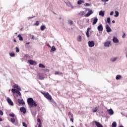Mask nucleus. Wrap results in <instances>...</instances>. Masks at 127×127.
<instances>
[{
  "instance_id": "obj_23",
  "label": "nucleus",
  "mask_w": 127,
  "mask_h": 127,
  "mask_svg": "<svg viewBox=\"0 0 127 127\" xmlns=\"http://www.w3.org/2000/svg\"><path fill=\"white\" fill-rule=\"evenodd\" d=\"M97 22H98V18H97V17H95L93 20V24L95 25V24H96Z\"/></svg>"
},
{
  "instance_id": "obj_50",
  "label": "nucleus",
  "mask_w": 127,
  "mask_h": 127,
  "mask_svg": "<svg viewBox=\"0 0 127 127\" xmlns=\"http://www.w3.org/2000/svg\"><path fill=\"white\" fill-rule=\"evenodd\" d=\"M86 36L87 37H90V35H89V32H86Z\"/></svg>"
},
{
  "instance_id": "obj_35",
  "label": "nucleus",
  "mask_w": 127,
  "mask_h": 127,
  "mask_svg": "<svg viewBox=\"0 0 127 127\" xmlns=\"http://www.w3.org/2000/svg\"><path fill=\"white\" fill-rule=\"evenodd\" d=\"M112 127H117V123L116 122L112 123Z\"/></svg>"
},
{
  "instance_id": "obj_48",
  "label": "nucleus",
  "mask_w": 127,
  "mask_h": 127,
  "mask_svg": "<svg viewBox=\"0 0 127 127\" xmlns=\"http://www.w3.org/2000/svg\"><path fill=\"white\" fill-rule=\"evenodd\" d=\"M109 0H101V1H103V2H107L109 1Z\"/></svg>"
},
{
  "instance_id": "obj_36",
  "label": "nucleus",
  "mask_w": 127,
  "mask_h": 127,
  "mask_svg": "<svg viewBox=\"0 0 127 127\" xmlns=\"http://www.w3.org/2000/svg\"><path fill=\"white\" fill-rule=\"evenodd\" d=\"M9 117H11L12 118H14L15 117V115L13 113H10L9 114Z\"/></svg>"
},
{
  "instance_id": "obj_13",
  "label": "nucleus",
  "mask_w": 127,
  "mask_h": 127,
  "mask_svg": "<svg viewBox=\"0 0 127 127\" xmlns=\"http://www.w3.org/2000/svg\"><path fill=\"white\" fill-rule=\"evenodd\" d=\"M20 111L23 114H26V109L24 107H21L20 108Z\"/></svg>"
},
{
  "instance_id": "obj_40",
  "label": "nucleus",
  "mask_w": 127,
  "mask_h": 127,
  "mask_svg": "<svg viewBox=\"0 0 127 127\" xmlns=\"http://www.w3.org/2000/svg\"><path fill=\"white\" fill-rule=\"evenodd\" d=\"M22 125H23V127H27V125L26 124V123L23 122Z\"/></svg>"
},
{
  "instance_id": "obj_18",
  "label": "nucleus",
  "mask_w": 127,
  "mask_h": 127,
  "mask_svg": "<svg viewBox=\"0 0 127 127\" xmlns=\"http://www.w3.org/2000/svg\"><path fill=\"white\" fill-rule=\"evenodd\" d=\"M107 112L110 116H113V115H114V111H113L112 109L108 110Z\"/></svg>"
},
{
  "instance_id": "obj_51",
  "label": "nucleus",
  "mask_w": 127,
  "mask_h": 127,
  "mask_svg": "<svg viewBox=\"0 0 127 127\" xmlns=\"http://www.w3.org/2000/svg\"><path fill=\"white\" fill-rule=\"evenodd\" d=\"M68 116H71V118H73V115L71 114V112L68 113Z\"/></svg>"
},
{
  "instance_id": "obj_27",
  "label": "nucleus",
  "mask_w": 127,
  "mask_h": 127,
  "mask_svg": "<svg viewBox=\"0 0 127 127\" xmlns=\"http://www.w3.org/2000/svg\"><path fill=\"white\" fill-rule=\"evenodd\" d=\"M77 41H78V42H81V41H82V36H78L77 37Z\"/></svg>"
},
{
  "instance_id": "obj_32",
  "label": "nucleus",
  "mask_w": 127,
  "mask_h": 127,
  "mask_svg": "<svg viewBox=\"0 0 127 127\" xmlns=\"http://www.w3.org/2000/svg\"><path fill=\"white\" fill-rule=\"evenodd\" d=\"M122 78V76L121 75H117L116 77V80H120Z\"/></svg>"
},
{
  "instance_id": "obj_61",
  "label": "nucleus",
  "mask_w": 127,
  "mask_h": 127,
  "mask_svg": "<svg viewBox=\"0 0 127 127\" xmlns=\"http://www.w3.org/2000/svg\"><path fill=\"white\" fill-rule=\"evenodd\" d=\"M13 41H14V42H16V40L14 39Z\"/></svg>"
},
{
  "instance_id": "obj_24",
  "label": "nucleus",
  "mask_w": 127,
  "mask_h": 127,
  "mask_svg": "<svg viewBox=\"0 0 127 127\" xmlns=\"http://www.w3.org/2000/svg\"><path fill=\"white\" fill-rule=\"evenodd\" d=\"M17 37L19 38L20 41H22V40H23V38H22V36H21L20 34L18 35Z\"/></svg>"
},
{
  "instance_id": "obj_64",
  "label": "nucleus",
  "mask_w": 127,
  "mask_h": 127,
  "mask_svg": "<svg viewBox=\"0 0 127 127\" xmlns=\"http://www.w3.org/2000/svg\"><path fill=\"white\" fill-rule=\"evenodd\" d=\"M119 127H124L123 126H120Z\"/></svg>"
},
{
  "instance_id": "obj_59",
  "label": "nucleus",
  "mask_w": 127,
  "mask_h": 127,
  "mask_svg": "<svg viewBox=\"0 0 127 127\" xmlns=\"http://www.w3.org/2000/svg\"><path fill=\"white\" fill-rule=\"evenodd\" d=\"M38 127H41V125L39 124V126H38Z\"/></svg>"
},
{
  "instance_id": "obj_45",
  "label": "nucleus",
  "mask_w": 127,
  "mask_h": 127,
  "mask_svg": "<svg viewBox=\"0 0 127 127\" xmlns=\"http://www.w3.org/2000/svg\"><path fill=\"white\" fill-rule=\"evenodd\" d=\"M37 122H38V123H40L39 125H41V120H40V119H38Z\"/></svg>"
},
{
  "instance_id": "obj_37",
  "label": "nucleus",
  "mask_w": 127,
  "mask_h": 127,
  "mask_svg": "<svg viewBox=\"0 0 127 127\" xmlns=\"http://www.w3.org/2000/svg\"><path fill=\"white\" fill-rule=\"evenodd\" d=\"M93 113H96V112H97V111H98V107H95L94 108L93 110Z\"/></svg>"
},
{
  "instance_id": "obj_4",
  "label": "nucleus",
  "mask_w": 127,
  "mask_h": 127,
  "mask_svg": "<svg viewBox=\"0 0 127 127\" xmlns=\"http://www.w3.org/2000/svg\"><path fill=\"white\" fill-rule=\"evenodd\" d=\"M37 77L39 80H44V78H45L43 73H38Z\"/></svg>"
},
{
  "instance_id": "obj_26",
  "label": "nucleus",
  "mask_w": 127,
  "mask_h": 127,
  "mask_svg": "<svg viewBox=\"0 0 127 127\" xmlns=\"http://www.w3.org/2000/svg\"><path fill=\"white\" fill-rule=\"evenodd\" d=\"M17 90H18L17 89L16 90L14 88H12L11 89V92H12V94H16V92H17Z\"/></svg>"
},
{
  "instance_id": "obj_42",
  "label": "nucleus",
  "mask_w": 127,
  "mask_h": 127,
  "mask_svg": "<svg viewBox=\"0 0 127 127\" xmlns=\"http://www.w3.org/2000/svg\"><path fill=\"white\" fill-rule=\"evenodd\" d=\"M84 6H90V4L89 3H85L84 4Z\"/></svg>"
},
{
  "instance_id": "obj_49",
  "label": "nucleus",
  "mask_w": 127,
  "mask_h": 127,
  "mask_svg": "<svg viewBox=\"0 0 127 127\" xmlns=\"http://www.w3.org/2000/svg\"><path fill=\"white\" fill-rule=\"evenodd\" d=\"M72 118H70V121L71 122V123H74V119H73V117Z\"/></svg>"
},
{
  "instance_id": "obj_15",
  "label": "nucleus",
  "mask_w": 127,
  "mask_h": 127,
  "mask_svg": "<svg viewBox=\"0 0 127 127\" xmlns=\"http://www.w3.org/2000/svg\"><path fill=\"white\" fill-rule=\"evenodd\" d=\"M13 87L15 89H17L18 91H21V88H20V87H19L17 84H14Z\"/></svg>"
},
{
  "instance_id": "obj_7",
  "label": "nucleus",
  "mask_w": 127,
  "mask_h": 127,
  "mask_svg": "<svg viewBox=\"0 0 127 127\" xmlns=\"http://www.w3.org/2000/svg\"><path fill=\"white\" fill-rule=\"evenodd\" d=\"M28 63H29L30 65H36L37 63L36 62L32 60H29L28 61Z\"/></svg>"
},
{
  "instance_id": "obj_8",
  "label": "nucleus",
  "mask_w": 127,
  "mask_h": 127,
  "mask_svg": "<svg viewBox=\"0 0 127 127\" xmlns=\"http://www.w3.org/2000/svg\"><path fill=\"white\" fill-rule=\"evenodd\" d=\"M105 28L106 29L107 32H112V29L111 28V27H110L109 25L106 24L105 26Z\"/></svg>"
},
{
  "instance_id": "obj_3",
  "label": "nucleus",
  "mask_w": 127,
  "mask_h": 127,
  "mask_svg": "<svg viewBox=\"0 0 127 127\" xmlns=\"http://www.w3.org/2000/svg\"><path fill=\"white\" fill-rule=\"evenodd\" d=\"M43 94L44 95V97H45L48 100H51V99H52V97L49 95L48 92H44Z\"/></svg>"
},
{
  "instance_id": "obj_2",
  "label": "nucleus",
  "mask_w": 127,
  "mask_h": 127,
  "mask_svg": "<svg viewBox=\"0 0 127 127\" xmlns=\"http://www.w3.org/2000/svg\"><path fill=\"white\" fill-rule=\"evenodd\" d=\"M10 122L12 123V124H13V125H14V126H18V120H17L16 118H11Z\"/></svg>"
},
{
  "instance_id": "obj_5",
  "label": "nucleus",
  "mask_w": 127,
  "mask_h": 127,
  "mask_svg": "<svg viewBox=\"0 0 127 127\" xmlns=\"http://www.w3.org/2000/svg\"><path fill=\"white\" fill-rule=\"evenodd\" d=\"M89 47H94L95 46V42L94 41H88Z\"/></svg>"
},
{
  "instance_id": "obj_52",
  "label": "nucleus",
  "mask_w": 127,
  "mask_h": 127,
  "mask_svg": "<svg viewBox=\"0 0 127 127\" xmlns=\"http://www.w3.org/2000/svg\"><path fill=\"white\" fill-rule=\"evenodd\" d=\"M25 57H26V58H29V55L28 54L25 55Z\"/></svg>"
},
{
  "instance_id": "obj_34",
  "label": "nucleus",
  "mask_w": 127,
  "mask_h": 127,
  "mask_svg": "<svg viewBox=\"0 0 127 127\" xmlns=\"http://www.w3.org/2000/svg\"><path fill=\"white\" fill-rule=\"evenodd\" d=\"M115 17H118L119 16V11H115V15H114Z\"/></svg>"
},
{
  "instance_id": "obj_62",
  "label": "nucleus",
  "mask_w": 127,
  "mask_h": 127,
  "mask_svg": "<svg viewBox=\"0 0 127 127\" xmlns=\"http://www.w3.org/2000/svg\"><path fill=\"white\" fill-rule=\"evenodd\" d=\"M112 23H115V20L112 21Z\"/></svg>"
},
{
  "instance_id": "obj_31",
  "label": "nucleus",
  "mask_w": 127,
  "mask_h": 127,
  "mask_svg": "<svg viewBox=\"0 0 127 127\" xmlns=\"http://www.w3.org/2000/svg\"><path fill=\"white\" fill-rule=\"evenodd\" d=\"M39 68H45V65L42 64H39Z\"/></svg>"
},
{
  "instance_id": "obj_1",
  "label": "nucleus",
  "mask_w": 127,
  "mask_h": 127,
  "mask_svg": "<svg viewBox=\"0 0 127 127\" xmlns=\"http://www.w3.org/2000/svg\"><path fill=\"white\" fill-rule=\"evenodd\" d=\"M28 105L29 107H31V108H34V107H37V104L35 102L33 99L32 98H29L27 99Z\"/></svg>"
},
{
  "instance_id": "obj_20",
  "label": "nucleus",
  "mask_w": 127,
  "mask_h": 127,
  "mask_svg": "<svg viewBox=\"0 0 127 127\" xmlns=\"http://www.w3.org/2000/svg\"><path fill=\"white\" fill-rule=\"evenodd\" d=\"M85 2V1L83 0H78L77 1V4L80 5V4H82V3H84Z\"/></svg>"
},
{
  "instance_id": "obj_56",
  "label": "nucleus",
  "mask_w": 127,
  "mask_h": 127,
  "mask_svg": "<svg viewBox=\"0 0 127 127\" xmlns=\"http://www.w3.org/2000/svg\"><path fill=\"white\" fill-rule=\"evenodd\" d=\"M80 13H81V14H82V15H84V14H85V12L82 11V12H81Z\"/></svg>"
},
{
  "instance_id": "obj_41",
  "label": "nucleus",
  "mask_w": 127,
  "mask_h": 127,
  "mask_svg": "<svg viewBox=\"0 0 127 127\" xmlns=\"http://www.w3.org/2000/svg\"><path fill=\"white\" fill-rule=\"evenodd\" d=\"M15 49H16V52L18 53V52H19V48L18 47H16L15 48Z\"/></svg>"
},
{
  "instance_id": "obj_43",
  "label": "nucleus",
  "mask_w": 127,
  "mask_h": 127,
  "mask_svg": "<svg viewBox=\"0 0 127 127\" xmlns=\"http://www.w3.org/2000/svg\"><path fill=\"white\" fill-rule=\"evenodd\" d=\"M68 23H69V24H70V25H72V24H73V21H72V20H69V21H68Z\"/></svg>"
},
{
  "instance_id": "obj_21",
  "label": "nucleus",
  "mask_w": 127,
  "mask_h": 127,
  "mask_svg": "<svg viewBox=\"0 0 127 127\" xmlns=\"http://www.w3.org/2000/svg\"><path fill=\"white\" fill-rule=\"evenodd\" d=\"M118 59V58H112L111 59H110V61L111 62H115V61H117Z\"/></svg>"
},
{
  "instance_id": "obj_57",
  "label": "nucleus",
  "mask_w": 127,
  "mask_h": 127,
  "mask_svg": "<svg viewBox=\"0 0 127 127\" xmlns=\"http://www.w3.org/2000/svg\"><path fill=\"white\" fill-rule=\"evenodd\" d=\"M32 39H34V35L32 36Z\"/></svg>"
},
{
  "instance_id": "obj_25",
  "label": "nucleus",
  "mask_w": 127,
  "mask_h": 127,
  "mask_svg": "<svg viewBox=\"0 0 127 127\" xmlns=\"http://www.w3.org/2000/svg\"><path fill=\"white\" fill-rule=\"evenodd\" d=\"M46 28V27L45 26V25H42L40 27V29L42 31H43V30H44Z\"/></svg>"
},
{
  "instance_id": "obj_9",
  "label": "nucleus",
  "mask_w": 127,
  "mask_h": 127,
  "mask_svg": "<svg viewBox=\"0 0 127 127\" xmlns=\"http://www.w3.org/2000/svg\"><path fill=\"white\" fill-rule=\"evenodd\" d=\"M93 13L94 11H93V10H90L85 15V16L86 17H88V16H90V15H91V14H92Z\"/></svg>"
},
{
  "instance_id": "obj_14",
  "label": "nucleus",
  "mask_w": 127,
  "mask_h": 127,
  "mask_svg": "<svg viewBox=\"0 0 127 127\" xmlns=\"http://www.w3.org/2000/svg\"><path fill=\"white\" fill-rule=\"evenodd\" d=\"M111 45V41H108L104 43V46L105 47H110Z\"/></svg>"
},
{
  "instance_id": "obj_54",
  "label": "nucleus",
  "mask_w": 127,
  "mask_h": 127,
  "mask_svg": "<svg viewBox=\"0 0 127 127\" xmlns=\"http://www.w3.org/2000/svg\"><path fill=\"white\" fill-rule=\"evenodd\" d=\"M114 15V11H111L110 13V15Z\"/></svg>"
},
{
  "instance_id": "obj_46",
  "label": "nucleus",
  "mask_w": 127,
  "mask_h": 127,
  "mask_svg": "<svg viewBox=\"0 0 127 127\" xmlns=\"http://www.w3.org/2000/svg\"><path fill=\"white\" fill-rule=\"evenodd\" d=\"M44 72H48V73H49V72L50 70H49V69L46 68V69H45L44 70Z\"/></svg>"
},
{
  "instance_id": "obj_22",
  "label": "nucleus",
  "mask_w": 127,
  "mask_h": 127,
  "mask_svg": "<svg viewBox=\"0 0 127 127\" xmlns=\"http://www.w3.org/2000/svg\"><path fill=\"white\" fill-rule=\"evenodd\" d=\"M67 5L69 7H71V8H74V6L72 5V4H71V2H68L66 3Z\"/></svg>"
},
{
  "instance_id": "obj_17",
  "label": "nucleus",
  "mask_w": 127,
  "mask_h": 127,
  "mask_svg": "<svg viewBox=\"0 0 127 127\" xmlns=\"http://www.w3.org/2000/svg\"><path fill=\"white\" fill-rule=\"evenodd\" d=\"M94 123L95 124L97 127H103V125H102L100 123L95 121Z\"/></svg>"
},
{
  "instance_id": "obj_63",
  "label": "nucleus",
  "mask_w": 127,
  "mask_h": 127,
  "mask_svg": "<svg viewBox=\"0 0 127 127\" xmlns=\"http://www.w3.org/2000/svg\"><path fill=\"white\" fill-rule=\"evenodd\" d=\"M30 42L27 43L26 44L28 45V44H30Z\"/></svg>"
},
{
  "instance_id": "obj_30",
  "label": "nucleus",
  "mask_w": 127,
  "mask_h": 127,
  "mask_svg": "<svg viewBox=\"0 0 127 127\" xmlns=\"http://www.w3.org/2000/svg\"><path fill=\"white\" fill-rule=\"evenodd\" d=\"M53 51H56V48L55 46H53L51 50V52H53Z\"/></svg>"
},
{
  "instance_id": "obj_12",
  "label": "nucleus",
  "mask_w": 127,
  "mask_h": 127,
  "mask_svg": "<svg viewBox=\"0 0 127 127\" xmlns=\"http://www.w3.org/2000/svg\"><path fill=\"white\" fill-rule=\"evenodd\" d=\"M50 102L51 103H52L53 106H54V107H56L57 106V104H56V102L52 99V98L51 99H50Z\"/></svg>"
},
{
  "instance_id": "obj_39",
  "label": "nucleus",
  "mask_w": 127,
  "mask_h": 127,
  "mask_svg": "<svg viewBox=\"0 0 127 127\" xmlns=\"http://www.w3.org/2000/svg\"><path fill=\"white\" fill-rule=\"evenodd\" d=\"M20 90H17L16 94H17L18 96H21V93L19 92Z\"/></svg>"
},
{
  "instance_id": "obj_6",
  "label": "nucleus",
  "mask_w": 127,
  "mask_h": 127,
  "mask_svg": "<svg viewBox=\"0 0 127 127\" xmlns=\"http://www.w3.org/2000/svg\"><path fill=\"white\" fill-rule=\"evenodd\" d=\"M7 102L10 106L14 105L13 102H12V101H11V100L10 99V98H9V97L7 98Z\"/></svg>"
},
{
  "instance_id": "obj_28",
  "label": "nucleus",
  "mask_w": 127,
  "mask_h": 127,
  "mask_svg": "<svg viewBox=\"0 0 127 127\" xmlns=\"http://www.w3.org/2000/svg\"><path fill=\"white\" fill-rule=\"evenodd\" d=\"M55 75H63V73L59 71H55Z\"/></svg>"
},
{
  "instance_id": "obj_60",
  "label": "nucleus",
  "mask_w": 127,
  "mask_h": 127,
  "mask_svg": "<svg viewBox=\"0 0 127 127\" xmlns=\"http://www.w3.org/2000/svg\"><path fill=\"white\" fill-rule=\"evenodd\" d=\"M28 18H29V19H30V18H33V17H30Z\"/></svg>"
},
{
  "instance_id": "obj_33",
  "label": "nucleus",
  "mask_w": 127,
  "mask_h": 127,
  "mask_svg": "<svg viewBox=\"0 0 127 127\" xmlns=\"http://www.w3.org/2000/svg\"><path fill=\"white\" fill-rule=\"evenodd\" d=\"M107 22L109 24H111V18H110V17L107 18Z\"/></svg>"
},
{
  "instance_id": "obj_44",
  "label": "nucleus",
  "mask_w": 127,
  "mask_h": 127,
  "mask_svg": "<svg viewBox=\"0 0 127 127\" xmlns=\"http://www.w3.org/2000/svg\"><path fill=\"white\" fill-rule=\"evenodd\" d=\"M122 38H126V33L123 32V35L122 36Z\"/></svg>"
},
{
  "instance_id": "obj_11",
  "label": "nucleus",
  "mask_w": 127,
  "mask_h": 127,
  "mask_svg": "<svg viewBox=\"0 0 127 127\" xmlns=\"http://www.w3.org/2000/svg\"><path fill=\"white\" fill-rule=\"evenodd\" d=\"M17 102L19 105H25V103L23 101V99H18Z\"/></svg>"
},
{
  "instance_id": "obj_58",
  "label": "nucleus",
  "mask_w": 127,
  "mask_h": 127,
  "mask_svg": "<svg viewBox=\"0 0 127 127\" xmlns=\"http://www.w3.org/2000/svg\"><path fill=\"white\" fill-rule=\"evenodd\" d=\"M0 122H2V119L0 117Z\"/></svg>"
},
{
  "instance_id": "obj_29",
  "label": "nucleus",
  "mask_w": 127,
  "mask_h": 127,
  "mask_svg": "<svg viewBox=\"0 0 127 127\" xmlns=\"http://www.w3.org/2000/svg\"><path fill=\"white\" fill-rule=\"evenodd\" d=\"M9 56L11 57H14V56H15V54L14 52H11L9 53Z\"/></svg>"
},
{
  "instance_id": "obj_10",
  "label": "nucleus",
  "mask_w": 127,
  "mask_h": 127,
  "mask_svg": "<svg viewBox=\"0 0 127 127\" xmlns=\"http://www.w3.org/2000/svg\"><path fill=\"white\" fill-rule=\"evenodd\" d=\"M113 40V42H114V43H119V39H118V38H117L116 37H113V38L112 39Z\"/></svg>"
},
{
  "instance_id": "obj_16",
  "label": "nucleus",
  "mask_w": 127,
  "mask_h": 127,
  "mask_svg": "<svg viewBox=\"0 0 127 127\" xmlns=\"http://www.w3.org/2000/svg\"><path fill=\"white\" fill-rule=\"evenodd\" d=\"M97 29L98 31H103V25L100 24L98 27Z\"/></svg>"
},
{
  "instance_id": "obj_55",
  "label": "nucleus",
  "mask_w": 127,
  "mask_h": 127,
  "mask_svg": "<svg viewBox=\"0 0 127 127\" xmlns=\"http://www.w3.org/2000/svg\"><path fill=\"white\" fill-rule=\"evenodd\" d=\"M85 10H86V11H89L90 10V8H85Z\"/></svg>"
},
{
  "instance_id": "obj_53",
  "label": "nucleus",
  "mask_w": 127,
  "mask_h": 127,
  "mask_svg": "<svg viewBox=\"0 0 127 127\" xmlns=\"http://www.w3.org/2000/svg\"><path fill=\"white\" fill-rule=\"evenodd\" d=\"M90 30H91V28H88L87 29V31L86 32H89L90 31Z\"/></svg>"
},
{
  "instance_id": "obj_19",
  "label": "nucleus",
  "mask_w": 127,
  "mask_h": 127,
  "mask_svg": "<svg viewBox=\"0 0 127 127\" xmlns=\"http://www.w3.org/2000/svg\"><path fill=\"white\" fill-rule=\"evenodd\" d=\"M99 14L101 16H105V11H103V10L100 11Z\"/></svg>"
},
{
  "instance_id": "obj_38",
  "label": "nucleus",
  "mask_w": 127,
  "mask_h": 127,
  "mask_svg": "<svg viewBox=\"0 0 127 127\" xmlns=\"http://www.w3.org/2000/svg\"><path fill=\"white\" fill-rule=\"evenodd\" d=\"M34 25L38 26V25H39V22L38 21H36V22L34 24Z\"/></svg>"
},
{
  "instance_id": "obj_47",
  "label": "nucleus",
  "mask_w": 127,
  "mask_h": 127,
  "mask_svg": "<svg viewBox=\"0 0 127 127\" xmlns=\"http://www.w3.org/2000/svg\"><path fill=\"white\" fill-rule=\"evenodd\" d=\"M0 115L3 116V112L0 110Z\"/></svg>"
}]
</instances>
